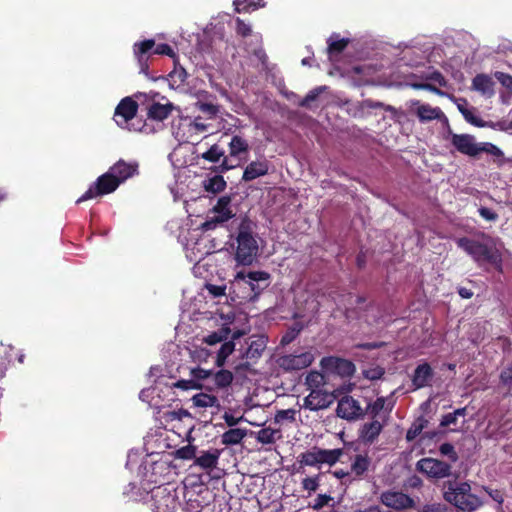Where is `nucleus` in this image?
<instances>
[{
    "mask_svg": "<svg viewBox=\"0 0 512 512\" xmlns=\"http://www.w3.org/2000/svg\"><path fill=\"white\" fill-rule=\"evenodd\" d=\"M456 242L478 264L490 263L497 270H502V255L493 240L487 239L479 242L463 237L457 239Z\"/></svg>",
    "mask_w": 512,
    "mask_h": 512,
    "instance_id": "1",
    "label": "nucleus"
},
{
    "mask_svg": "<svg viewBox=\"0 0 512 512\" xmlns=\"http://www.w3.org/2000/svg\"><path fill=\"white\" fill-rule=\"evenodd\" d=\"M444 498L463 512H474L482 505L480 498L471 493V486L466 482L450 484L444 492Z\"/></svg>",
    "mask_w": 512,
    "mask_h": 512,
    "instance_id": "2",
    "label": "nucleus"
},
{
    "mask_svg": "<svg viewBox=\"0 0 512 512\" xmlns=\"http://www.w3.org/2000/svg\"><path fill=\"white\" fill-rule=\"evenodd\" d=\"M450 142L458 152L470 157H476L483 152L496 157L503 155V152L497 146L488 142L477 143L474 136L469 134L452 133Z\"/></svg>",
    "mask_w": 512,
    "mask_h": 512,
    "instance_id": "3",
    "label": "nucleus"
},
{
    "mask_svg": "<svg viewBox=\"0 0 512 512\" xmlns=\"http://www.w3.org/2000/svg\"><path fill=\"white\" fill-rule=\"evenodd\" d=\"M211 128L203 117H184L180 119L174 135L178 141L194 143L198 141L201 135L207 133Z\"/></svg>",
    "mask_w": 512,
    "mask_h": 512,
    "instance_id": "4",
    "label": "nucleus"
},
{
    "mask_svg": "<svg viewBox=\"0 0 512 512\" xmlns=\"http://www.w3.org/2000/svg\"><path fill=\"white\" fill-rule=\"evenodd\" d=\"M179 505L176 489L171 485H160L151 491L152 512H174Z\"/></svg>",
    "mask_w": 512,
    "mask_h": 512,
    "instance_id": "5",
    "label": "nucleus"
},
{
    "mask_svg": "<svg viewBox=\"0 0 512 512\" xmlns=\"http://www.w3.org/2000/svg\"><path fill=\"white\" fill-rule=\"evenodd\" d=\"M258 243L255 237L246 230H240L237 236L235 259L241 265H251L258 255Z\"/></svg>",
    "mask_w": 512,
    "mask_h": 512,
    "instance_id": "6",
    "label": "nucleus"
},
{
    "mask_svg": "<svg viewBox=\"0 0 512 512\" xmlns=\"http://www.w3.org/2000/svg\"><path fill=\"white\" fill-rule=\"evenodd\" d=\"M155 41L153 39L144 40L137 42L133 46L134 55L141 67V71L146 73L147 60L151 54L167 55L175 58L176 55L173 49L167 44H159L155 47Z\"/></svg>",
    "mask_w": 512,
    "mask_h": 512,
    "instance_id": "7",
    "label": "nucleus"
},
{
    "mask_svg": "<svg viewBox=\"0 0 512 512\" xmlns=\"http://www.w3.org/2000/svg\"><path fill=\"white\" fill-rule=\"evenodd\" d=\"M343 455V450L337 449H321L314 447L300 455V463L305 466H320L322 464L334 465Z\"/></svg>",
    "mask_w": 512,
    "mask_h": 512,
    "instance_id": "8",
    "label": "nucleus"
},
{
    "mask_svg": "<svg viewBox=\"0 0 512 512\" xmlns=\"http://www.w3.org/2000/svg\"><path fill=\"white\" fill-rule=\"evenodd\" d=\"M315 359L312 351L299 350L295 353L284 354L277 358L276 363L284 371H297L309 367Z\"/></svg>",
    "mask_w": 512,
    "mask_h": 512,
    "instance_id": "9",
    "label": "nucleus"
},
{
    "mask_svg": "<svg viewBox=\"0 0 512 512\" xmlns=\"http://www.w3.org/2000/svg\"><path fill=\"white\" fill-rule=\"evenodd\" d=\"M137 110L138 104L136 101L131 97L123 98L115 109L114 120L116 124L129 131H140V128L130 123L135 118Z\"/></svg>",
    "mask_w": 512,
    "mask_h": 512,
    "instance_id": "10",
    "label": "nucleus"
},
{
    "mask_svg": "<svg viewBox=\"0 0 512 512\" xmlns=\"http://www.w3.org/2000/svg\"><path fill=\"white\" fill-rule=\"evenodd\" d=\"M119 185V181H117L113 175L107 171L105 174L98 177L88 190L77 200V203L112 193Z\"/></svg>",
    "mask_w": 512,
    "mask_h": 512,
    "instance_id": "11",
    "label": "nucleus"
},
{
    "mask_svg": "<svg viewBox=\"0 0 512 512\" xmlns=\"http://www.w3.org/2000/svg\"><path fill=\"white\" fill-rule=\"evenodd\" d=\"M233 215V211L230 207V199L228 197H222L218 200L207 220L202 223L201 228L204 231L212 230L216 228L219 223H223L232 218Z\"/></svg>",
    "mask_w": 512,
    "mask_h": 512,
    "instance_id": "12",
    "label": "nucleus"
},
{
    "mask_svg": "<svg viewBox=\"0 0 512 512\" xmlns=\"http://www.w3.org/2000/svg\"><path fill=\"white\" fill-rule=\"evenodd\" d=\"M417 469L430 478L442 479L451 473V466L435 458H423L417 462Z\"/></svg>",
    "mask_w": 512,
    "mask_h": 512,
    "instance_id": "13",
    "label": "nucleus"
},
{
    "mask_svg": "<svg viewBox=\"0 0 512 512\" xmlns=\"http://www.w3.org/2000/svg\"><path fill=\"white\" fill-rule=\"evenodd\" d=\"M267 338L264 335H254L246 339L245 347L240 349L242 358L250 361L259 359L266 349Z\"/></svg>",
    "mask_w": 512,
    "mask_h": 512,
    "instance_id": "14",
    "label": "nucleus"
},
{
    "mask_svg": "<svg viewBox=\"0 0 512 512\" xmlns=\"http://www.w3.org/2000/svg\"><path fill=\"white\" fill-rule=\"evenodd\" d=\"M381 502L394 510H405L414 506V501L407 494L397 491H386L381 494Z\"/></svg>",
    "mask_w": 512,
    "mask_h": 512,
    "instance_id": "15",
    "label": "nucleus"
},
{
    "mask_svg": "<svg viewBox=\"0 0 512 512\" xmlns=\"http://www.w3.org/2000/svg\"><path fill=\"white\" fill-rule=\"evenodd\" d=\"M337 415L346 420H355L362 416V408L357 400L351 396H345L338 401Z\"/></svg>",
    "mask_w": 512,
    "mask_h": 512,
    "instance_id": "16",
    "label": "nucleus"
},
{
    "mask_svg": "<svg viewBox=\"0 0 512 512\" xmlns=\"http://www.w3.org/2000/svg\"><path fill=\"white\" fill-rule=\"evenodd\" d=\"M410 108L411 111L417 115L421 122L440 120L445 117L439 107H433L429 104L421 103L418 100L411 101Z\"/></svg>",
    "mask_w": 512,
    "mask_h": 512,
    "instance_id": "17",
    "label": "nucleus"
},
{
    "mask_svg": "<svg viewBox=\"0 0 512 512\" xmlns=\"http://www.w3.org/2000/svg\"><path fill=\"white\" fill-rule=\"evenodd\" d=\"M321 367L327 371H334L340 375L350 376L354 373V364L348 360L325 357L321 360Z\"/></svg>",
    "mask_w": 512,
    "mask_h": 512,
    "instance_id": "18",
    "label": "nucleus"
},
{
    "mask_svg": "<svg viewBox=\"0 0 512 512\" xmlns=\"http://www.w3.org/2000/svg\"><path fill=\"white\" fill-rule=\"evenodd\" d=\"M331 403L330 395L322 389H314L304 399V407L311 411L327 408Z\"/></svg>",
    "mask_w": 512,
    "mask_h": 512,
    "instance_id": "19",
    "label": "nucleus"
},
{
    "mask_svg": "<svg viewBox=\"0 0 512 512\" xmlns=\"http://www.w3.org/2000/svg\"><path fill=\"white\" fill-rule=\"evenodd\" d=\"M113 177L119 181V184L134 176L138 172V164L136 162H125L119 160L108 170Z\"/></svg>",
    "mask_w": 512,
    "mask_h": 512,
    "instance_id": "20",
    "label": "nucleus"
},
{
    "mask_svg": "<svg viewBox=\"0 0 512 512\" xmlns=\"http://www.w3.org/2000/svg\"><path fill=\"white\" fill-rule=\"evenodd\" d=\"M269 170V164L267 160L252 161L247 165L244 170L242 179L244 181H252L258 177L264 176Z\"/></svg>",
    "mask_w": 512,
    "mask_h": 512,
    "instance_id": "21",
    "label": "nucleus"
},
{
    "mask_svg": "<svg viewBox=\"0 0 512 512\" xmlns=\"http://www.w3.org/2000/svg\"><path fill=\"white\" fill-rule=\"evenodd\" d=\"M433 376L432 369L428 363L418 365L414 371L412 383L416 389L429 385Z\"/></svg>",
    "mask_w": 512,
    "mask_h": 512,
    "instance_id": "22",
    "label": "nucleus"
},
{
    "mask_svg": "<svg viewBox=\"0 0 512 512\" xmlns=\"http://www.w3.org/2000/svg\"><path fill=\"white\" fill-rule=\"evenodd\" d=\"M243 335L241 331H236L232 334V340H226L221 344L219 350L217 351L215 364L217 367L224 366L227 358L234 352L235 343L234 340L240 338Z\"/></svg>",
    "mask_w": 512,
    "mask_h": 512,
    "instance_id": "23",
    "label": "nucleus"
},
{
    "mask_svg": "<svg viewBox=\"0 0 512 512\" xmlns=\"http://www.w3.org/2000/svg\"><path fill=\"white\" fill-rule=\"evenodd\" d=\"M268 279L269 274L263 271H253L247 274H245L244 272H238L234 278L235 281H245L250 286L251 290L254 292L260 289L258 285L260 281H267Z\"/></svg>",
    "mask_w": 512,
    "mask_h": 512,
    "instance_id": "24",
    "label": "nucleus"
},
{
    "mask_svg": "<svg viewBox=\"0 0 512 512\" xmlns=\"http://www.w3.org/2000/svg\"><path fill=\"white\" fill-rule=\"evenodd\" d=\"M228 147L229 154L231 157L241 159L248 154L250 146L248 141L244 137L237 134L231 138Z\"/></svg>",
    "mask_w": 512,
    "mask_h": 512,
    "instance_id": "25",
    "label": "nucleus"
},
{
    "mask_svg": "<svg viewBox=\"0 0 512 512\" xmlns=\"http://www.w3.org/2000/svg\"><path fill=\"white\" fill-rule=\"evenodd\" d=\"M220 457V451L212 449L202 452L200 456L195 457V465L202 469L210 470L217 466Z\"/></svg>",
    "mask_w": 512,
    "mask_h": 512,
    "instance_id": "26",
    "label": "nucleus"
},
{
    "mask_svg": "<svg viewBox=\"0 0 512 512\" xmlns=\"http://www.w3.org/2000/svg\"><path fill=\"white\" fill-rule=\"evenodd\" d=\"M383 429V422L374 419L370 423L363 425L360 437L366 443H373Z\"/></svg>",
    "mask_w": 512,
    "mask_h": 512,
    "instance_id": "27",
    "label": "nucleus"
},
{
    "mask_svg": "<svg viewBox=\"0 0 512 512\" xmlns=\"http://www.w3.org/2000/svg\"><path fill=\"white\" fill-rule=\"evenodd\" d=\"M472 87L483 95L491 96L494 93V82L490 76L485 74L475 76Z\"/></svg>",
    "mask_w": 512,
    "mask_h": 512,
    "instance_id": "28",
    "label": "nucleus"
},
{
    "mask_svg": "<svg viewBox=\"0 0 512 512\" xmlns=\"http://www.w3.org/2000/svg\"><path fill=\"white\" fill-rule=\"evenodd\" d=\"M172 109H173V106L169 102L164 103V104L154 102L148 108V116L151 119H154L157 121H163L170 115Z\"/></svg>",
    "mask_w": 512,
    "mask_h": 512,
    "instance_id": "29",
    "label": "nucleus"
},
{
    "mask_svg": "<svg viewBox=\"0 0 512 512\" xmlns=\"http://www.w3.org/2000/svg\"><path fill=\"white\" fill-rule=\"evenodd\" d=\"M246 436V430L241 428H232L224 432L221 436L222 444L236 445L239 444Z\"/></svg>",
    "mask_w": 512,
    "mask_h": 512,
    "instance_id": "30",
    "label": "nucleus"
},
{
    "mask_svg": "<svg viewBox=\"0 0 512 512\" xmlns=\"http://www.w3.org/2000/svg\"><path fill=\"white\" fill-rule=\"evenodd\" d=\"M192 402L194 406L199 408H211L216 407L219 408V400L216 396L206 394V393H198L192 397Z\"/></svg>",
    "mask_w": 512,
    "mask_h": 512,
    "instance_id": "31",
    "label": "nucleus"
},
{
    "mask_svg": "<svg viewBox=\"0 0 512 512\" xmlns=\"http://www.w3.org/2000/svg\"><path fill=\"white\" fill-rule=\"evenodd\" d=\"M229 327H222L220 330L210 333L203 338V342L209 346H214L219 343H224L230 334Z\"/></svg>",
    "mask_w": 512,
    "mask_h": 512,
    "instance_id": "32",
    "label": "nucleus"
},
{
    "mask_svg": "<svg viewBox=\"0 0 512 512\" xmlns=\"http://www.w3.org/2000/svg\"><path fill=\"white\" fill-rule=\"evenodd\" d=\"M371 460L366 455H356L351 464V472L356 476H362L370 467Z\"/></svg>",
    "mask_w": 512,
    "mask_h": 512,
    "instance_id": "33",
    "label": "nucleus"
},
{
    "mask_svg": "<svg viewBox=\"0 0 512 512\" xmlns=\"http://www.w3.org/2000/svg\"><path fill=\"white\" fill-rule=\"evenodd\" d=\"M237 12H249L264 7V0H233Z\"/></svg>",
    "mask_w": 512,
    "mask_h": 512,
    "instance_id": "34",
    "label": "nucleus"
},
{
    "mask_svg": "<svg viewBox=\"0 0 512 512\" xmlns=\"http://www.w3.org/2000/svg\"><path fill=\"white\" fill-rule=\"evenodd\" d=\"M226 182L222 176L216 175L203 181V187L207 192L218 193L224 190Z\"/></svg>",
    "mask_w": 512,
    "mask_h": 512,
    "instance_id": "35",
    "label": "nucleus"
},
{
    "mask_svg": "<svg viewBox=\"0 0 512 512\" xmlns=\"http://www.w3.org/2000/svg\"><path fill=\"white\" fill-rule=\"evenodd\" d=\"M280 437V433L276 429L270 427L263 428L257 432L256 439L262 444H272Z\"/></svg>",
    "mask_w": 512,
    "mask_h": 512,
    "instance_id": "36",
    "label": "nucleus"
},
{
    "mask_svg": "<svg viewBox=\"0 0 512 512\" xmlns=\"http://www.w3.org/2000/svg\"><path fill=\"white\" fill-rule=\"evenodd\" d=\"M327 42H328V48H327L328 53L330 55H332L333 53L342 52L348 44V39L339 38V35L333 34L329 37Z\"/></svg>",
    "mask_w": 512,
    "mask_h": 512,
    "instance_id": "37",
    "label": "nucleus"
},
{
    "mask_svg": "<svg viewBox=\"0 0 512 512\" xmlns=\"http://www.w3.org/2000/svg\"><path fill=\"white\" fill-rule=\"evenodd\" d=\"M385 402H386L385 398H383V397L377 398L372 404H370L368 406L369 413L374 418L379 416V418L382 421H384L385 418L387 417L388 412L390 411V409H388L382 416L380 415V412L384 409Z\"/></svg>",
    "mask_w": 512,
    "mask_h": 512,
    "instance_id": "38",
    "label": "nucleus"
},
{
    "mask_svg": "<svg viewBox=\"0 0 512 512\" xmlns=\"http://www.w3.org/2000/svg\"><path fill=\"white\" fill-rule=\"evenodd\" d=\"M306 385L310 391L321 389L324 385V376L317 371H312L306 376Z\"/></svg>",
    "mask_w": 512,
    "mask_h": 512,
    "instance_id": "39",
    "label": "nucleus"
},
{
    "mask_svg": "<svg viewBox=\"0 0 512 512\" xmlns=\"http://www.w3.org/2000/svg\"><path fill=\"white\" fill-rule=\"evenodd\" d=\"M458 106V109L459 111L461 112V114L463 115V117L465 118V120L477 127H482L483 126V122L482 120H480L479 118H477L473 111L468 109L466 107V102L465 101H462V103H458L457 104Z\"/></svg>",
    "mask_w": 512,
    "mask_h": 512,
    "instance_id": "40",
    "label": "nucleus"
},
{
    "mask_svg": "<svg viewBox=\"0 0 512 512\" xmlns=\"http://www.w3.org/2000/svg\"><path fill=\"white\" fill-rule=\"evenodd\" d=\"M224 156V150L217 144L212 145L201 157L212 163H216Z\"/></svg>",
    "mask_w": 512,
    "mask_h": 512,
    "instance_id": "41",
    "label": "nucleus"
},
{
    "mask_svg": "<svg viewBox=\"0 0 512 512\" xmlns=\"http://www.w3.org/2000/svg\"><path fill=\"white\" fill-rule=\"evenodd\" d=\"M12 351L11 346L0 345V378L5 374L8 364L11 361L10 352Z\"/></svg>",
    "mask_w": 512,
    "mask_h": 512,
    "instance_id": "42",
    "label": "nucleus"
},
{
    "mask_svg": "<svg viewBox=\"0 0 512 512\" xmlns=\"http://www.w3.org/2000/svg\"><path fill=\"white\" fill-rule=\"evenodd\" d=\"M233 381V374L228 370H220L214 375V383L217 387H227Z\"/></svg>",
    "mask_w": 512,
    "mask_h": 512,
    "instance_id": "43",
    "label": "nucleus"
},
{
    "mask_svg": "<svg viewBox=\"0 0 512 512\" xmlns=\"http://www.w3.org/2000/svg\"><path fill=\"white\" fill-rule=\"evenodd\" d=\"M196 107L201 112L206 114L208 119L215 118L220 111V108L218 105H215L213 103L202 102V101H198L196 103Z\"/></svg>",
    "mask_w": 512,
    "mask_h": 512,
    "instance_id": "44",
    "label": "nucleus"
},
{
    "mask_svg": "<svg viewBox=\"0 0 512 512\" xmlns=\"http://www.w3.org/2000/svg\"><path fill=\"white\" fill-rule=\"evenodd\" d=\"M175 456L178 459L190 460L196 457V447L193 445H187L176 450Z\"/></svg>",
    "mask_w": 512,
    "mask_h": 512,
    "instance_id": "45",
    "label": "nucleus"
},
{
    "mask_svg": "<svg viewBox=\"0 0 512 512\" xmlns=\"http://www.w3.org/2000/svg\"><path fill=\"white\" fill-rule=\"evenodd\" d=\"M327 89V86H319L311 90L300 102V106L308 107L319 95Z\"/></svg>",
    "mask_w": 512,
    "mask_h": 512,
    "instance_id": "46",
    "label": "nucleus"
},
{
    "mask_svg": "<svg viewBox=\"0 0 512 512\" xmlns=\"http://www.w3.org/2000/svg\"><path fill=\"white\" fill-rule=\"evenodd\" d=\"M165 419L174 421V420H182L185 417H190V413L184 409H178L173 411H168L164 414Z\"/></svg>",
    "mask_w": 512,
    "mask_h": 512,
    "instance_id": "47",
    "label": "nucleus"
},
{
    "mask_svg": "<svg viewBox=\"0 0 512 512\" xmlns=\"http://www.w3.org/2000/svg\"><path fill=\"white\" fill-rule=\"evenodd\" d=\"M333 500V498L327 494H319L313 504H312V508L314 510H320L322 509L324 506H327L329 504V502H331Z\"/></svg>",
    "mask_w": 512,
    "mask_h": 512,
    "instance_id": "48",
    "label": "nucleus"
},
{
    "mask_svg": "<svg viewBox=\"0 0 512 512\" xmlns=\"http://www.w3.org/2000/svg\"><path fill=\"white\" fill-rule=\"evenodd\" d=\"M424 425L421 421L414 422L412 426L409 428L406 434V438L408 441L414 440L423 430Z\"/></svg>",
    "mask_w": 512,
    "mask_h": 512,
    "instance_id": "49",
    "label": "nucleus"
},
{
    "mask_svg": "<svg viewBox=\"0 0 512 512\" xmlns=\"http://www.w3.org/2000/svg\"><path fill=\"white\" fill-rule=\"evenodd\" d=\"M319 486L318 477H307L302 481V487L306 491H316Z\"/></svg>",
    "mask_w": 512,
    "mask_h": 512,
    "instance_id": "50",
    "label": "nucleus"
},
{
    "mask_svg": "<svg viewBox=\"0 0 512 512\" xmlns=\"http://www.w3.org/2000/svg\"><path fill=\"white\" fill-rule=\"evenodd\" d=\"M440 452L443 455L449 456V458L455 462L458 459L457 453L454 450L453 445L450 443H444L440 446Z\"/></svg>",
    "mask_w": 512,
    "mask_h": 512,
    "instance_id": "51",
    "label": "nucleus"
},
{
    "mask_svg": "<svg viewBox=\"0 0 512 512\" xmlns=\"http://www.w3.org/2000/svg\"><path fill=\"white\" fill-rule=\"evenodd\" d=\"M206 289L210 295L213 297H219L225 294L226 286L225 285H214V284H206Z\"/></svg>",
    "mask_w": 512,
    "mask_h": 512,
    "instance_id": "52",
    "label": "nucleus"
},
{
    "mask_svg": "<svg viewBox=\"0 0 512 512\" xmlns=\"http://www.w3.org/2000/svg\"><path fill=\"white\" fill-rule=\"evenodd\" d=\"M236 30H237L238 34H240L244 37L250 35L252 32L251 26L249 24L245 23L240 18L236 19Z\"/></svg>",
    "mask_w": 512,
    "mask_h": 512,
    "instance_id": "53",
    "label": "nucleus"
},
{
    "mask_svg": "<svg viewBox=\"0 0 512 512\" xmlns=\"http://www.w3.org/2000/svg\"><path fill=\"white\" fill-rule=\"evenodd\" d=\"M496 79L510 91L512 89V76L503 72L495 73Z\"/></svg>",
    "mask_w": 512,
    "mask_h": 512,
    "instance_id": "54",
    "label": "nucleus"
},
{
    "mask_svg": "<svg viewBox=\"0 0 512 512\" xmlns=\"http://www.w3.org/2000/svg\"><path fill=\"white\" fill-rule=\"evenodd\" d=\"M275 419L277 422H281L283 420L293 421L295 419V411L292 409L278 411Z\"/></svg>",
    "mask_w": 512,
    "mask_h": 512,
    "instance_id": "55",
    "label": "nucleus"
},
{
    "mask_svg": "<svg viewBox=\"0 0 512 512\" xmlns=\"http://www.w3.org/2000/svg\"><path fill=\"white\" fill-rule=\"evenodd\" d=\"M479 214L482 218H484L487 221H496L498 218V215L491 209L486 207L479 208Z\"/></svg>",
    "mask_w": 512,
    "mask_h": 512,
    "instance_id": "56",
    "label": "nucleus"
},
{
    "mask_svg": "<svg viewBox=\"0 0 512 512\" xmlns=\"http://www.w3.org/2000/svg\"><path fill=\"white\" fill-rule=\"evenodd\" d=\"M169 76L172 81L183 83V82H185V80L187 78V73L184 69L181 68L179 70L175 69L173 72L170 73Z\"/></svg>",
    "mask_w": 512,
    "mask_h": 512,
    "instance_id": "57",
    "label": "nucleus"
},
{
    "mask_svg": "<svg viewBox=\"0 0 512 512\" xmlns=\"http://www.w3.org/2000/svg\"><path fill=\"white\" fill-rule=\"evenodd\" d=\"M500 379L503 384L509 385L512 383V366L502 370Z\"/></svg>",
    "mask_w": 512,
    "mask_h": 512,
    "instance_id": "58",
    "label": "nucleus"
},
{
    "mask_svg": "<svg viewBox=\"0 0 512 512\" xmlns=\"http://www.w3.org/2000/svg\"><path fill=\"white\" fill-rule=\"evenodd\" d=\"M223 419L225 420L228 426L232 427L237 425L242 420V417H235L232 414L225 413Z\"/></svg>",
    "mask_w": 512,
    "mask_h": 512,
    "instance_id": "59",
    "label": "nucleus"
},
{
    "mask_svg": "<svg viewBox=\"0 0 512 512\" xmlns=\"http://www.w3.org/2000/svg\"><path fill=\"white\" fill-rule=\"evenodd\" d=\"M456 420H457V418L455 417V414L448 413V414L443 416V418L441 420V425L442 426H449L451 424H455Z\"/></svg>",
    "mask_w": 512,
    "mask_h": 512,
    "instance_id": "60",
    "label": "nucleus"
},
{
    "mask_svg": "<svg viewBox=\"0 0 512 512\" xmlns=\"http://www.w3.org/2000/svg\"><path fill=\"white\" fill-rule=\"evenodd\" d=\"M429 78L431 80H433L434 82H436L439 86H445L446 85V81H445L444 77L439 72L431 73Z\"/></svg>",
    "mask_w": 512,
    "mask_h": 512,
    "instance_id": "61",
    "label": "nucleus"
},
{
    "mask_svg": "<svg viewBox=\"0 0 512 512\" xmlns=\"http://www.w3.org/2000/svg\"><path fill=\"white\" fill-rule=\"evenodd\" d=\"M186 255L191 262H199L202 259L203 253L198 256L194 253V248H187Z\"/></svg>",
    "mask_w": 512,
    "mask_h": 512,
    "instance_id": "62",
    "label": "nucleus"
},
{
    "mask_svg": "<svg viewBox=\"0 0 512 512\" xmlns=\"http://www.w3.org/2000/svg\"><path fill=\"white\" fill-rule=\"evenodd\" d=\"M175 386L178 388L187 390V389H191L194 387V382L191 380H181V381H178L175 384Z\"/></svg>",
    "mask_w": 512,
    "mask_h": 512,
    "instance_id": "63",
    "label": "nucleus"
},
{
    "mask_svg": "<svg viewBox=\"0 0 512 512\" xmlns=\"http://www.w3.org/2000/svg\"><path fill=\"white\" fill-rule=\"evenodd\" d=\"M356 512H382L380 507L377 505H372L364 509H358Z\"/></svg>",
    "mask_w": 512,
    "mask_h": 512,
    "instance_id": "64",
    "label": "nucleus"
}]
</instances>
